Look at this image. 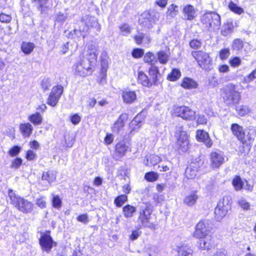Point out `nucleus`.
<instances>
[{
  "label": "nucleus",
  "instance_id": "19",
  "mask_svg": "<svg viewBox=\"0 0 256 256\" xmlns=\"http://www.w3.org/2000/svg\"><path fill=\"white\" fill-rule=\"evenodd\" d=\"M129 119L128 114L122 113L111 126L112 132L118 134L124 128Z\"/></svg>",
  "mask_w": 256,
  "mask_h": 256
},
{
  "label": "nucleus",
  "instance_id": "54",
  "mask_svg": "<svg viewBox=\"0 0 256 256\" xmlns=\"http://www.w3.org/2000/svg\"><path fill=\"white\" fill-rule=\"evenodd\" d=\"M120 32L123 35H127L130 32L131 28L127 24H122L119 26Z\"/></svg>",
  "mask_w": 256,
  "mask_h": 256
},
{
  "label": "nucleus",
  "instance_id": "38",
  "mask_svg": "<svg viewBox=\"0 0 256 256\" xmlns=\"http://www.w3.org/2000/svg\"><path fill=\"white\" fill-rule=\"evenodd\" d=\"M28 120L34 125L40 124L42 121V116L38 112H36L28 116Z\"/></svg>",
  "mask_w": 256,
  "mask_h": 256
},
{
  "label": "nucleus",
  "instance_id": "10",
  "mask_svg": "<svg viewBox=\"0 0 256 256\" xmlns=\"http://www.w3.org/2000/svg\"><path fill=\"white\" fill-rule=\"evenodd\" d=\"M208 159L210 168L213 170L220 169L227 160L224 152L220 150L210 152Z\"/></svg>",
  "mask_w": 256,
  "mask_h": 256
},
{
  "label": "nucleus",
  "instance_id": "48",
  "mask_svg": "<svg viewBox=\"0 0 256 256\" xmlns=\"http://www.w3.org/2000/svg\"><path fill=\"white\" fill-rule=\"evenodd\" d=\"M46 196H41L36 200V205L40 208L43 209L46 206Z\"/></svg>",
  "mask_w": 256,
  "mask_h": 256
},
{
  "label": "nucleus",
  "instance_id": "59",
  "mask_svg": "<svg viewBox=\"0 0 256 256\" xmlns=\"http://www.w3.org/2000/svg\"><path fill=\"white\" fill-rule=\"evenodd\" d=\"M114 140V135L111 133H106L104 139V144L106 146L110 145L113 142Z\"/></svg>",
  "mask_w": 256,
  "mask_h": 256
},
{
  "label": "nucleus",
  "instance_id": "50",
  "mask_svg": "<svg viewBox=\"0 0 256 256\" xmlns=\"http://www.w3.org/2000/svg\"><path fill=\"white\" fill-rule=\"evenodd\" d=\"M242 60L238 56L232 57L228 60V63L232 67L236 68L240 66Z\"/></svg>",
  "mask_w": 256,
  "mask_h": 256
},
{
  "label": "nucleus",
  "instance_id": "45",
  "mask_svg": "<svg viewBox=\"0 0 256 256\" xmlns=\"http://www.w3.org/2000/svg\"><path fill=\"white\" fill-rule=\"evenodd\" d=\"M230 54V49L228 48H224L220 50L218 56L222 60H225L228 58Z\"/></svg>",
  "mask_w": 256,
  "mask_h": 256
},
{
  "label": "nucleus",
  "instance_id": "16",
  "mask_svg": "<svg viewBox=\"0 0 256 256\" xmlns=\"http://www.w3.org/2000/svg\"><path fill=\"white\" fill-rule=\"evenodd\" d=\"M38 240L42 250L47 252H50L52 247L56 245V243L53 240L50 236V230L42 232Z\"/></svg>",
  "mask_w": 256,
  "mask_h": 256
},
{
  "label": "nucleus",
  "instance_id": "47",
  "mask_svg": "<svg viewBox=\"0 0 256 256\" xmlns=\"http://www.w3.org/2000/svg\"><path fill=\"white\" fill-rule=\"evenodd\" d=\"M131 54L134 58L138 59L144 55V50L141 48H134L132 50Z\"/></svg>",
  "mask_w": 256,
  "mask_h": 256
},
{
  "label": "nucleus",
  "instance_id": "46",
  "mask_svg": "<svg viewBox=\"0 0 256 256\" xmlns=\"http://www.w3.org/2000/svg\"><path fill=\"white\" fill-rule=\"evenodd\" d=\"M52 204L54 208L58 209L62 206V201L58 195L53 196L52 199Z\"/></svg>",
  "mask_w": 256,
  "mask_h": 256
},
{
  "label": "nucleus",
  "instance_id": "6",
  "mask_svg": "<svg viewBox=\"0 0 256 256\" xmlns=\"http://www.w3.org/2000/svg\"><path fill=\"white\" fill-rule=\"evenodd\" d=\"M152 212V207L148 202L144 203V205L140 208L137 218L138 229L142 227H151L150 224Z\"/></svg>",
  "mask_w": 256,
  "mask_h": 256
},
{
  "label": "nucleus",
  "instance_id": "37",
  "mask_svg": "<svg viewBox=\"0 0 256 256\" xmlns=\"http://www.w3.org/2000/svg\"><path fill=\"white\" fill-rule=\"evenodd\" d=\"M182 76L180 70L176 68H173L168 74L166 78L170 82H175L178 80Z\"/></svg>",
  "mask_w": 256,
  "mask_h": 256
},
{
  "label": "nucleus",
  "instance_id": "1",
  "mask_svg": "<svg viewBox=\"0 0 256 256\" xmlns=\"http://www.w3.org/2000/svg\"><path fill=\"white\" fill-rule=\"evenodd\" d=\"M86 59L76 62L74 66L76 75L86 78L92 74L98 61V50L96 46L90 44L88 47Z\"/></svg>",
  "mask_w": 256,
  "mask_h": 256
},
{
  "label": "nucleus",
  "instance_id": "56",
  "mask_svg": "<svg viewBox=\"0 0 256 256\" xmlns=\"http://www.w3.org/2000/svg\"><path fill=\"white\" fill-rule=\"evenodd\" d=\"M70 120L74 125H76L80 122L81 116L78 114H72L70 116Z\"/></svg>",
  "mask_w": 256,
  "mask_h": 256
},
{
  "label": "nucleus",
  "instance_id": "18",
  "mask_svg": "<svg viewBox=\"0 0 256 256\" xmlns=\"http://www.w3.org/2000/svg\"><path fill=\"white\" fill-rule=\"evenodd\" d=\"M158 18L150 10H145L139 19V24L142 26L150 28L156 23Z\"/></svg>",
  "mask_w": 256,
  "mask_h": 256
},
{
  "label": "nucleus",
  "instance_id": "5",
  "mask_svg": "<svg viewBox=\"0 0 256 256\" xmlns=\"http://www.w3.org/2000/svg\"><path fill=\"white\" fill-rule=\"evenodd\" d=\"M191 54L200 68L206 71L212 69L213 61L210 53L202 50H196L192 51Z\"/></svg>",
  "mask_w": 256,
  "mask_h": 256
},
{
  "label": "nucleus",
  "instance_id": "15",
  "mask_svg": "<svg viewBox=\"0 0 256 256\" xmlns=\"http://www.w3.org/2000/svg\"><path fill=\"white\" fill-rule=\"evenodd\" d=\"M131 151L129 142L124 140L118 142L114 145L113 151V157L118 160L124 156L128 152Z\"/></svg>",
  "mask_w": 256,
  "mask_h": 256
},
{
  "label": "nucleus",
  "instance_id": "57",
  "mask_svg": "<svg viewBox=\"0 0 256 256\" xmlns=\"http://www.w3.org/2000/svg\"><path fill=\"white\" fill-rule=\"evenodd\" d=\"M238 204L244 210H248L250 209V204L249 202L245 200H240L238 201Z\"/></svg>",
  "mask_w": 256,
  "mask_h": 256
},
{
  "label": "nucleus",
  "instance_id": "52",
  "mask_svg": "<svg viewBox=\"0 0 256 256\" xmlns=\"http://www.w3.org/2000/svg\"><path fill=\"white\" fill-rule=\"evenodd\" d=\"M22 164V160L20 157H16L11 162L10 168L15 169L18 168Z\"/></svg>",
  "mask_w": 256,
  "mask_h": 256
},
{
  "label": "nucleus",
  "instance_id": "13",
  "mask_svg": "<svg viewBox=\"0 0 256 256\" xmlns=\"http://www.w3.org/2000/svg\"><path fill=\"white\" fill-rule=\"evenodd\" d=\"M190 148L189 136L186 132L181 130L179 131L176 142V150L179 153L188 152Z\"/></svg>",
  "mask_w": 256,
  "mask_h": 256
},
{
  "label": "nucleus",
  "instance_id": "58",
  "mask_svg": "<svg viewBox=\"0 0 256 256\" xmlns=\"http://www.w3.org/2000/svg\"><path fill=\"white\" fill-rule=\"evenodd\" d=\"M42 88L44 91H46L50 86V80L48 78H44L40 84Z\"/></svg>",
  "mask_w": 256,
  "mask_h": 256
},
{
  "label": "nucleus",
  "instance_id": "43",
  "mask_svg": "<svg viewBox=\"0 0 256 256\" xmlns=\"http://www.w3.org/2000/svg\"><path fill=\"white\" fill-rule=\"evenodd\" d=\"M236 111L239 116H244L250 113L251 110L248 106L242 105L236 108Z\"/></svg>",
  "mask_w": 256,
  "mask_h": 256
},
{
  "label": "nucleus",
  "instance_id": "53",
  "mask_svg": "<svg viewBox=\"0 0 256 256\" xmlns=\"http://www.w3.org/2000/svg\"><path fill=\"white\" fill-rule=\"evenodd\" d=\"M36 154L32 150H28L26 151L25 154V158L27 160H34L35 159H36Z\"/></svg>",
  "mask_w": 256,
  "mask_h": 256
},
{
  "label": "nucleus",
  "instance_id": "42",
  "mask_svg": "<svg viewBox=\"0 0 256 256\" xmlns=\"http://www.w3.org/2000/svg\"><path fill=\"white\" fill-rule=\"evenodd\" d=\"M158 174L154 171L147 172L144 176V178L148 182H152L156 181L158 178Z\"/></svg>",
  "mask_w": 256,
  "mask_h": 256
},
{
  "label": "nucleus",
  "instance_id": "20",
  "mask_svg": "<svg viewBox=\"0 0 256 256\" xmlns=\"http://www.w3.org/2000/svg\"><path fill=\"white\" fill-rule=\"evenodd\" d=\"M199 240L198 248L200 250L208 251L214 249L217 246L214 238L212 235H208L206 238Z\"/></svg>",
  "mask_w": 256,
  "mask_h": 256
},
{
  "label": "nucleus",
  "instance_id": "11",
  "mask_svg": "<svg viewBox=\"0 0 256 256\" xmlns=\"http://www.w3.org/2000/svg\"><path fill=\"white\" fill-rule=\"evenodd\" d=\"M172 116L180 118L184 120H192L195 118L196 112L186 106H174L171 112Z\"/></svg>",
  "mask_w": 256,
  "mask_h": 256
},
{
  "label": "nucleus",
  "instance_id": "32",
  "mask_svg": "<svg viewBox=\"0 0 256 256\" xmlns=\"http://www.w3.org/2000/svg\"><path fill=\"white\" fill-rule=\"evenodd\" d=\"M42 179L51 184L56 180V174L54 171L51 170L44 172L42 175Z\"/></svg>",
  "mask_w": 256,
  "mask_h": 256
},
{
  "label": "nucleus",
  "instance_id": "12",
  "mask_svg": "<svg viewBox=\"0 0 256 256\" xmlns=\"http://www.w3.org/2000/svg\"><path fill=\"white\" fill-rule=\"evenodd\" d=\"M212 229V224L209 220H201L196 225L194 236L198 239L206 238Z\"/></svg>",
  "mask_w": 256,
  "mask_h": 256
},
{
  "label": "nucleus",
  "instance_id": "40",
  "mask_svg": "<svg viewBox=\"0 0 256 256\" xmlns=\"http://www.w3.org/2000/svg\"><path fill=\"white\" fill-rule=\"evenodd\" d=\"M229 10L234 13L240 15L244 12V9L238 6L232 1H230L228 4Z\"/></svg>",
  "mask_w": 256,
  "mask_h": 256
},
{
  "label": "nucleus",
  "instance_id": "39",
  "mask_svg": "<svg viewBox=\"0 0 256 256\" xmlns=\"http://www.w3.org/2000/svg\"><path fill=\"white\" fill-rule=\"evenodd\" d=\"M128 200V196L126 194H122L116 196L114 200V204L118 208L122 206Z\"/></svg>",
  "mask_w": 256,
  "mask_h": 256
},
{
  "label": "nucleus",
  "instance_id": "61",
  "mask_svg": "<svg viewBox=\"0 0 256 256\" xmlns=\"http://www.w3.org/2000/svg\"><path fill=\"white\" fill-rule=\"evenodd\" d=\"M12 20L11 15L4 13L0 14V22L2 23H9Z\"/></svg>",
  "mask_w": 256,
  "mask_h": 256
},
{
  "label": "nucleus",
  "instance_id": "36",
  "mask_svg": "<svg viewBox=\"0 0 256 256\" xmlns=\"http://www.w3.org/2000/svg\"><path fill=\"white\" fill-rule=\"evenodd\" d=\"M157 60L162 64H166L169 60L170 53L164 50H160L156 53Z\"/></svg>",
  "mask_w": 256,
  "mask_h": 256
},
{
  "label": "nucleus",
  "instance_id": "44",
  "mask_svg": "<svg viewBox=\"0 0 256 256\" xmlns=\"http://www.w3.org/2000/svg\"><path fill=\"white\" fill-rule=\"evenodd\" d=\"M178 6L174 4H171L169 8H168L166 12V15L170 17L173 18L178 13Z\"/></svg>",
  "mask_w": 256,
  "mask_h": 256
},
{
  "label": "nucleus",
  "instance_id": "51",
  "mask_svg": "<svg viewBox=\"0 0 256 256\" xmlns=\"http://www.w3.org/2000/svg\"><path fill=\"white\" fill-rule=\"evenodd\" d=\"M232 46L234 50H241L244 46L243 41L240 38H236L233 40Z\"/></svg>",
  "mask_w": 256,
  "mask_h": 256
},
{
  "label": "nucleus",
  "instance_id": "35",
  "mask_svg": "<svg viewBox=\"0 0 256 256\" xmlns=\"http://www.w3.org/2000/svg\"><path fill=\"white\" fill-rule=\"evenodd\" d=\"M144 61L150 66H155L154 64L157 62V58L152 52H148L144 55Z\"/></svg>",
  "mask_w": 256,
  "mask_h": 256
},
{
  "label": "nucleus",
  "instance_id": "26",
  "mask_svg": "<svg viewBox=\"0 0 256 256\" xmlns=\"http://www.w3.org/2000/svg\"><path fill=\"white\" fill-rule=\"evenodd\" d=\"M182 12L184 16H186V20H192L196 17L195 8L192 4L186 5L183 8Z\"/></svg>",
  "mask_w": 256,
  "mask_h": 256
},
{
  "label": "nucleus",
  "instance_id": "31",
  "mask_svg": "<svg viewBox=\"0 0 256 256\" xmlns=\"http://www.w3.org/2000/svg\"><path fill=\"white\" fill-rule=\"evenodd\" d=\"M176 251L180 256H192V250L186 244H182L180 246H178Z\"/></svg>",
  "mask_w": 256,
  "mask_h": 256
},
{
  "label": "nucleus",
  "instance_id": "3",
  "mask_svg": "<svg viewBox=\"0 0 256 256\" xmlns=\"http://www.w3.org/2000/svg\"><path fill=\"white\" fill-rule=\"evenodd\" d=\"M148 76L143 70L138 72L137 82L143 86L152 88L160 83L161 74L157 66H150L148 69Z\"/></svg>",
  "mask_w": 256,
  "mask_h": 256
},
{
  "label": "nucleus",
  "instance_id": "49",
  "mask_svg": "<svg viewBox=\"0 0 256 256\" xmlns=\"http://www.w3.org/2000/svg\"><path fill=\"white\" fill-rule=\"evenodd\" d=\"M202 42L200 40L193 38L189 42V46L191 48L194 50H198L202 46Z\"/></svg>",
  "mask_w": 256,
  "mask_h": 256
},
{
  "label": "nucleus",
  "instance_id": "22",
  "mask_svg": "<svg viewBox=\"0 0 256 256\" xmlns=\"http://www.w3.org/2000/svg\"><path fill=\"white\" fill-rule=\"evenodd\" d=\"M200 169V166L198 162H192L186 169L185 176L188 179H194Z\"/></svg>",
  "mask_w": 256,
  "mask_h": 256
},
{
  "label": "nucleus",
  "instance_id": "27",
  "mask_svg": "<svg viewBox=\"0 0 256 256\" xmlns=\"http://www.w3.org/2000/svg\"><path fill=\"white\" fill-rule=\"evenodd\" d=\"M136 210V207L130 204H126L122 208V212L124 216L126 218L133 217Z\"/></svg>",
  "mask_w": 256,
  "mask_h": 256
},
{
  "label": "nucleus",
  "instance_id": "9",
  "mask_svg": "<svg viewBox=\"0 0 256 256\" xmlns=\"http://www.w3.org/2000/svg\"><path fill=\"white\" fill-rule=\"evenodd\" d=\"M201 24L206 30L218 27L220 24V16L216 12H205L200 20Z\"/></svg>",
  "mask_w": 256,
  "mask_h": 256
},
{
  "label": "nucleus",
  "instance_id": "55",
  "mask_svg": "<svg viewBox=\"0 0 256 256\" xmlns=\"http://www.w3.org/2000/svg\"><path fill=\"white\" fill-rule=\"evenodd\" d=\"M21 148L18 146H14L12 147L8 151V154L11 156H17L20 152Z\"/></svg>",
  "mask_w": 256,
  "mask_h": 256
},
{
  "label": "nucleus",
  "instance_id": "64",
  "mask_svg": "<svg viewBox=\"0 0 256 256\" xmlns=\"http://www.w3.org/2000/svg\"><path fill=\"white\" fill-rule=\"evenodd\" d=\"M141 234V232L138 230H132L131 234L130 235V239L132 240H134L137 239Z\"/></svg>",
  "mask_w": 256,
  "mask_h": 256
},
{
  "label": "nucleus",
  "instance_id": "30",
  "mask_svg": "<svg viewBox=\"0 0 256 256\" xmlns=\"http://www.w3.org/2000/svg\"><path fill=\"white\" fill-rule=\"evenodd\" d=\"M232 184L235 190L238 191L243 188L244 182L240 176L236 175L232 180Z\"/></svg>",
  "mask_w": 256,
  "mask_h": 256
},
{
  "label": "nucleus",
  "instance_id": "60",
  "mask_svg": "<svg viewBox=\"0 0 256 256\" xmlns=\"http://www.w3.org/2000/svg\"><path fill=\"white\" fill-rule=\"evenodd\" d=\"M64 145L67 148L72 147L73 145L74 140L72 136H64Z\"/></svg>",
  "mask_w": 256,
  "mask_h": 256
},
{
  "label": "nucleus",
  "instance_id": "62",
  "mask_svg": "<svg viewBox=\"0 0 256 256\" xmlns=\"http://www.w3.org/2000/svg\"><path fill=\"white\" fill-rule=\"evenodd\" d=\"M76 220L80 222L86 224L88 222L89 219L87 214H80L76 217Z\"/></svg>",
  "mask_w": 256,
  "mask_h": 256
},
{
  "label": "nucleus",
  "instance_id": "17",
  "mask_svg": "<svg viewBox=\"0 0 256 256\" xmlns=\"http://www.w3.org/2000/svg\"><path fill=\"white\" fill-rule=\"evenodd\" d=\"M64 87L60 84H57L52 87L47 99V104L51 106H55L62 95Z\"/></svg>",
  "mask_w": 256,
  "mask_h": 256
},
{
  "label": "nucleus",
  "instance_id": "21",
  "mask_svg": "<svg viewBox=\"0 0 256 256\" xmlns=\"http://www.w3.org/2000/svg\"><path fill=\"white\" fill-rule=\"evenodd\" d=\"M196 138L198 142H202L208 148L212 146L213 142L209 134L204 130H197L196 132Z\"/></svg>",
  "mask_w": 256,
  "mask_h": 256
},
{
  "label": "nucleus",
  "instance_id": "2",
  "mask_svg": "<svg viewBox=\"0 0 256 256\" xmlns=\"http://www.w3.org/2000/svg\"><path fill=\"white\" fill-rule=\"evenodd\" d=\"M230 130L232 136L240 142L239 151L241 153H248L252 146L254 138L251 132V130L248 131L238 123H232L230 126Z\"/></svg>",
  "mask_w": 256,
  "mask_h": 256
},
{
  "label": "nucleus",
  "instance_id": "7",
  "mask_svg": "<svg viewBox=\"0 0 256 256\" xmlns=\"http://www.w3.org/2000/svg\"><path fill=\"white\" fill-rule=\"evenodd\" d=\"M232 198L229 196H224L218 202L214 209V218L218 221L221 220L231 208Z\"/></svg>",
  "mask_w": 256,
  "mask_h": 256
},
{
  "label": "nucleus",
  "instance_id": "4",
  "mask_svg": "<svg viewBox=\"0 0 256 256\" xmlns=\"http://www.w3.org/2000/svg\"><path fill=\"white\" fill-rule=\"evenodd\" d=\"M8 196L11 204L20 212L24 214H30L34 211V204L23 197L16 196L12 190H8Z\"/></svg>",
  "mask_w": 256,
  "mask_h": 256
},
{
  "label": "nucleus",
  "instance_id": "28",
  "mask_svg": "<svg viewBox=\"0 0 256 256\" xmlns=\"http://www.w3.org/2000/svg\"><path fill=\"white\" fill-rule=\"evenodd\" d=\"M32 2L37 4V9L41 14H45L50 9L48 5V0H32Z\"/></svg>",
  "mask_w": 256,
  "mask_h": 256
},
{
  "label": "nucleus",
  "instance_id": "24",
  "mask_svg": "<svg viewBox=\"0 0 256 256\" xmlns=\"http://www.w3.org/2000/svg\"><path fill=\"white\" fill-rule=\"evenodd\" d=\"M180 86L186 90L195 89L198 88V82L192 78L184 77L180 82Z\"/></svg>",
  "mask_w": 256,
  "mask_h": 256
},
{
  "label": "nucleus",
  "instance_id": "14",
  "mask_svg": "<svg viewBox=\"0 0 256 256\" xmlns=\"http://www.w3.org/2000/svg\"><path fill=\"white\" fill-rule=\"evenodd\" d=\"M236 89L235 85L230 84L222 90V92L226 96L224 102H227L228 105L238 104L240 100V92Z\"/></svg>",
  "mask_w": 256,
  "mask_h": 256
},
{
  "label": "nucleus",
  "instance_id": "25",
  "mask_svg": "<svg viewBox=\"0 0 256 256\" xmlns=\"http://www.w3.org/2000/svg\"><path fill=\"white\" fill-rule=\"evenodd\" d=\"M19 130L24 137L28 138L32 134L33 128L30 122H23L19 124Z\"/></svg>",
  "mask_w": 256,
  "mask_h": 256
},
{
  "label": "nucleus",
  "instance_id": "41",
  "mask_svg": "<svg viewBox=\"0 0 256 256\" xmlns=\"http://www.w3.org/2000/svg\"><path fill=\"white\" fill-rule=\"evenodd\" d=\"M108 68V64H104L101 65V68L100 72V78H98V82L100 84L105 82L106 78V71Z\"/></svg>",
  "mask_w": 256,
  "mask_h": 256
},
{
  "label": "nucleus",
  "instance_id": "63",
  "mask_svg": "<svg viewBox=\"0 0 256 256\" xmlns=\"http://www.w3.org/2000/svg\"><path fill=\"white\" fill-rule=\"evenodd\" d=\"M198 125H205L207 124V119L204 115H198L196 118Z\"/></svg>",
  "mask_w": 256,
  "mask_h": 256
},
{
  "label": "nucleus",
  "instance_id": "33",
  "mask_svg": "<svg viewBox=\"0 0 256 256\" xmlns=\"http://www.w3.org/2000/svg\"><path fill=\"white\" fill-rule=\"evenodd\" d=\"M34 48V44L31 42H22L20 46L21 50L26 55L31 54Z\"/></svg>",
  "mask_w": 256,
  "mask_h": 256
},
{
  "label": "nucleus",
  "instance_id": "34",
  "mask_svg": "<svg viewBox=\"0 0 256 256\" xmlns=\"http://www.w3.org/2000/svg\"><path fill=\"white\" fill-rule=\"evenodd\" d=\"M142 125V121L137 116L134 117L129 124L130 132L138 130Z\"/></svg>",
  "mask_w": 256,
  "mask_h": 256
},
{
  "label": "nucleus",
  "instance_id": "23",
  "mask_svg": "<svg viewBox=\"0 0 256 256\" xmlns=\"http://www.w3.org/2000/svg\"><path fill=\"white\" fill-rule=\"evenodd\" d=\"M123 102L126 104H131L136 100V94L134 90H124L122 92Z\"/></svg>",
  "mask_w": 256,
  "mask_h": 256
},
{
  "label": "nucleus",
  "instance_id": "8",
  "mask_svg": "<svg viewBox=\"0 0 256 256\" xmlns=\"http://www.w3.org/2000/svg\"><path fill=\"white\" fill-rule=\"evenodd\" d=\"M80 21L84 24V26L82 28H80L78 30L83 38H85L92 29H96L98 31L100 30V25L94 16L86 15L82 18Z\"/></svg>",
  "mask_w": 256,
  "mask_h": 256
},
{
  "label": "nucleus",
  "instance_id": "29",
  "mask_svg": "<svg viewBox=\"0 0 256 256\" xmlns=\"http://www.w3.org/2000/svg\"><path fill=\"white\" fill-rule=\"evenodd\" d=\"M198 198L196 191H194L185 196L184 202L187 206H192L196 204Z\"/></svg>",
  "mask_w": 256,
  "mask_h": 256
}]
</instances>
